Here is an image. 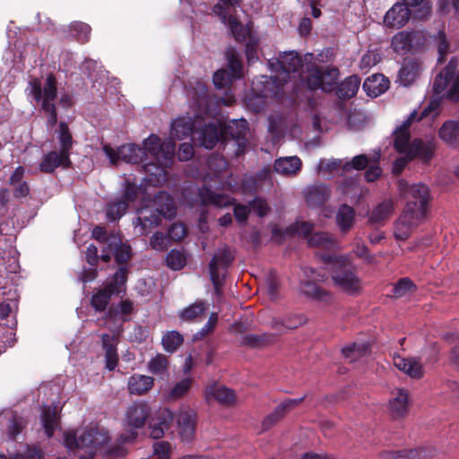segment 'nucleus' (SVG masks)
<instances>
[{
    "label": "nucleus",
    "instance_id": "1",
    "mask_svg": "<svg viewBox=\"0 0 459 459\" xmlns=\"http://www.w3.org/2000/svg\"><path fill=\"white\" fill-rule=\"evenodd\" d=\"M176 143L173 139H161L156 134H151L143 141V147L135 143L123 144L118 147L120 160L127 163L137 164L143 160L148 155L156 163H146L144 168L147 173L161 175L165 169L172 163L175 155Z\"/></svg>",
    "mask_w": 459,
    "mask_h": 459
},
{
    "label": "nucleus",
    "instance_id": "2",
    "mask_svg": "<svg viewBox=\"0 0 459 459\" xmlns=\"http://www.w3.org/2000/svg\"><path fill=\"white\" fill-rule=\"evenodd\" d=\"M403 228L413 229L422 223L427 216L429 189L422 184L406 186L403 183Z\"/></svg>",
    "mask_w": 459,
    "mask_h": 459
},
{
    "label": "nucleus",
    "instance_id": "3",
    "mask_svg": "<svg viewBox=\"0 0 459 459\" xmlns=\"http://www.w3.org/2000/svg\"><path fill=\"white\" fill-rule=\"evenodd\" d=\"M438 103L432 101L429 105L425 108L420 116L418 115L417 110H413L406 121H403V163L407 160H412L413 158H419L424 161H428L433 155L434 143L430 141L427 143L420 139H415L411 143H408V136L405 134V129L413 121L423 120L430 118L433 120L438 115Z\"/></svg>",
    "mask_w": 459,
    "mask_h": 459
},
{
    "label": "nucleus",
    "instance_id": "4",
    "mask_svg": "<svg viewBox=\"0 0 459 459\" xmlns=\"http://www.w3.org/2000/svg\"><path fill=\"white\" fill-rule=\"evenodd\" d=\"M323 260L331 264V279L337 288L350 296L361 291V281L355 273L350 260L342 255H325Z\"/></svg>",
    "mask_w": 459,
    "mask_h": 459
},
{
    "label": "nucleus",
    "instance_id": "5",
    "mask_svg": "<svg viewBox=\"0 0 459 459\" xmlns=\"http://www.w3.org/2000/svg\"><path fill=\"white\" fill-rule=\"evenodd\" d=\"M109 437L108 432L97 428H91L83 430L77 437L75 434H66L65 444L69 449L85 450L84 454H79L80 459H92L98 447L108 443Z\"/></svg>",
    "mask_w": 459,
    "mask_h": 459
},
{
    "label": "nucleus",
    "instance_id": "6",
    "mask_svg": "<svg viewBox=\"0 0 459 459\" xmlns=\"http://www.w3.org/2000/svg\"><path fill=\"white\" fill-rule=\"evenodd\" d=\"M128 269L119 267L112 279L98 288L92 293L90 305L97 313L107 312L112 296L119 295L125 291L127 281Z\"/></svg>",
    "mask_w": 459,
    "mask_h": 459
},
{
    "label": "nucleus",
    "instance_id": "7",
    "mask_svg": "<svg viewBox=\"0 0 459 459\" xmlns=\"http://www.w3.org/2000/svg\"><path fill=\"white\" fill-rule=\"evenodd\" d=\"M252 91L256 97L255 99H247V105L254 112L259 113L264 105V99H278L281 97L283 84L276 76L263 75L261 80L252 82Z\"/></svg>",
    "mask_w": 459,
    "mask_h": 459
},
{
    "label": "nucleus",
    "instance_id": "8",
    "mask_svg": "<svg viewBox=\"0 0 459 459\" xmlns=\"http://www.w3.org/2000/svg\"><path fill=\"white\" fill-rule=\"evenodd\" d=\"M151 414V408L145 402H134L130 404L125 413V426L129 429L120 436L125 442H133L138 437L137 429L144 427Z\"/></svg>",
    "mask_w": 459,
    "mask_h": 459
},
{
    "label": "nucleus",
    "instance_id": "9",
    "mask_svg": "<svg viewBox=\"0 0 459 459\" xmlns=\"http://www.w3.org/2000/svg\"><path fill=\"white\" fill-rule=\"evenodd\" d=\"M456 65L451 60L436 77L433 91L440 96H446L453 100H459V74L455 73Z\"/></svg>",
    "mask_w": 459,
    "mask_h": 459
},
{
    "label": "nucleus",
    "instance_id": "10",
    "mask_svg": "<svg viewBox=\"0 0 459 459\" xmlns=\"http://www.w3.org/2000/svg\"><path fill=\"white\" fill-rule=\"evenodd\" d=\"M234 261V255L229 248H223L213 255L210 264V277L212 282L215 293L219 295L223 286V276L221 277L220 269L226 271Z\"/></svg>",
    "mask_w": 459,
    "mask_h": 459
},
{
    "label": "nucleus",
    "instance_id": "11",
    "mask_svg": "<svg viewBox=\"0 0 459 459\" xmlns=\"http://www.w3.org/2000/svg\"><path fill=\"white\" fill-rule=\"evenodd\" d=\"M338 74L337 68L323 70L316 67L307 76V87L311 91L322 89L325 92H330L334 89Z\"/></svg>",
    "mask_w": 459,
    "mask_h": 459
},
{
    "label": "nucleus",
    "instance_id": "12",
    "mask_svg": "<svg viewBox=\"0 0 459 459\" xmlns=\"http://www.w3.org/2000/svg\"><path fill=\"white\" fill-rule=\"evenodd\" d=\"M223 143L229 140H235L238 143L237 154L243 153L247 145V134L248 123L246 119L232 120L221 126Z\"/></svg>",
    "mask_w": 459,
    "mask_h": 459
},
{
    "label": "nucleus",
    "instance_id": "13",
    "mask_svg": "<svg viewBox=\"0 0 459 459\" xmlns=\"http://www.w3.org/2000/svg\"><path fill=\"white\" fill-rule=\"evenodd\" d=\"M200 144L206 149H212L218 142L223 143L221 125L215 122L204 123V119H199L197 131Z\"/></svg>",
    "mask_w": 459,
    "mask_h": 459
},
{
    "label": "nucleus",
    "instance_id": "14",
    "mask_svg": "<svg viewBox=\"0 0 459 459\" xmlns=\"http://www.w3.org/2000/svg\"><path fill=\"white\" fill-rule=\"evenodd\" d=\"M174 420L173 412L167 409H160L149 422L150 437L160 439L163 437L166 431H169Z\"/></svg>",
    "mask_w": 459,
    "mask_h": 459
},
{
    "label": "nucleus",
    "instance_id": "15",
    "mask_svg": "<svg viewBox=\"0 0 459 459\" xmlns=\"http://www.w3.org/2000/svg\"><path fill=\"white\" fill-rule=\"evenodd\" d=\"M306 399V395L296 399H286L268 414L262 421V430L266 431L281 420L290 411L299 405Z\"/></svg>",
    "mask_w": 459,
    "mask_h": 459
},
{
    "label": "nucleus",
    "instance_id": "16",
    "mask_svg": "<svg viewBox=\"0 0 459 459\" xmlns=\"http://www.w3.org/2000/svg\"><path fill=\"white\" fill-rule=\"evenodd\" d=\"M178 435L183 442L194 439L196 428V415L192 410L180 411L177 416Z\"/></svg>",
    "mask_w": 459,
    "mask_h": 459
},
{
    "label": "nucleus",
    "instance_id": "17",
    "mask_svg": "<svg viewBox=\"0 0 459 459\" xmlns=\"http://www.w3.org/2000/svg\"><path fill=\"white\" fill-rule=\"evenodd\" d=\"M135 227H140V233L147 235L151 230L159 226L162 221V216L153 207H141L137 211Z\"/></svg>",
    "mask_w": 459,
    "mask_h": 459
},
{
    "label": "nucleus",
    "instance_id": "18",
    "mask_svg": "<svg viewBox=\"0 0 459 459\" xmlns=\"http://www.w3.org/2000/svg\"><path fill=\"white\" fill-rule=\"evenodd\" d=\"M198 196L202 206H215L218 208L233 205L235 199L226 194H217L210 186L204 185L198 189Z\"/></svg>",
    "mask_w": 459,
    "mask_h": 459
},
{
    "label": "nucleus",
    "instance_id": "19",
    "mask_svg": "<svg viewBox=\"0 0 459 459\" xmlns=\"http://www.w3.org/2000/svg\"><path fill=\"white\" fill-rule=\"evenodd\" d=\"M331 188L325 184H315L305 190V200L307 206L318 208L323 206L331 197Z\"/></svg>",
    "mask_w": 459,
    "mask_h": 459
},
{
    "label": "nucleus",
    "instance_id": "20",
    "mask_svg": "<svg viewBox=\"0 0 459 459\" xmlns=\"http://www.w3.org/2000/svg\"><path fill=\"white\" fill-rule=\"evenodd\" d=\"M300 290L303 295L313 300L330 305L333 302V295L329 290L322 288L316 282L305 280L300 282Z\"/></svg>",
    "mask_w": 459,
    "mask_h": 459
},
{
    "label": "nucleus",
    "instance_id": "21",
    "mask_svg": "<svg viewBox=\"0 0 459 459\" xmlns=\"http://www.w3.org/2000/svg\"><path fill=\"white\" fill-rule=\"evenodd\" d=\"M205 395L207 399L212 398L225 407H232L237 402V395L233 389L218 384L208 385L205 388Z\"/></svg>",
    "mask_w": 459,
    "mask_h": 459
},
{
    "label": "nucleus",
    "instance_id": "22",
    "mask_svg": "<svg viewBox=\"0 0 459 459\" xmlns=\"http://www.w3.org/2000/svg\"><path fill=\"white\" fill-rule=\"evenodd\" d=\"M71 165L70 157L60 152L50 151L44 155L41 162L39 164V169L42 173H53L60 166L67 169Z\"/></svg>",
    "mask_w": 459,
    "mask_h": 459
},
{
    "label": "nucleus",
    "instance_id": "23",
    "mask_svg": "<svg viewBox=\"0 0 459 459\" xmlns=\"http://www.w3.org/2000/svg\"><path fill=\"white\" fill-rule=\"evenodd\" d=\"M57 98V80L53 73L47 74L45 82V98L41 102V110L47 115L56 113L57 108L54 101Z\"/></svg>",
    "mask_w": 459,
    "mask_h": 459
},
{
    "label": "nucleus",
    "instance_id": "24",
    "mask_svg": "<svg viewBox=\"0 0 459 459\" xmlns=\"http://www.w3.org/2000/svg\"><path fill=\"white\" fill-rule=\"evenodd\" d=\"M431 6L425 0H403V19L422 21L430 13Z\"/></svg>",
    "mask_w": 459,
    "mask_h": 459
},
{
    "label": "nucleus",
    "instance_id": "25",
    "mask_svg": "<svg viewBox=\"0 0 459 459\" xmlns=\"http://www.w3.org/2000/svg\"><path fill=\"white\" fill-rule=\"evenodd\" d=\"M199 118L192 120L190 117H178L172 122L170 134L178 140H183L195 134Z\"/></svg>",
    "mask_w": 459,
    "mask_h": 459
},
{
    "label": "nucleus",
    "instance_id": "26",
    "mask_svg": "<svg viewBox=\"0 0 459 459\" xmlns=\"http://www.w3.org/2000/svg\"><path fill=\"white\" fill-rule=\"evenodd\" d=\"M102 349L105 351L106 368L112 371L118 364V354L117 351V342L116 337L108 333L101 334Z\"/></svg>",
    "mask_w": 459,
    "mask_h": 459
},
{
    "label": "nucleus",
    "instance_id": "27",
    "mask_svg": "<svg viewBox=\"0 0 459 459\" xmlns=\"http://www.w3.org/2000/svg\"><path fill=\"white\" fill-rule=\"evenodd\" d=\"M152 207L164 218L172 219L176 215L174 199L167 192L160 191L154 195Z\"/></svg>",
    "mask_w": 459,
    "mask_h": 459
},
{
    "label": "nucleus",
    "instance_id": "28",
    "mask_svg": "<svg viewBox=\"0 0 459 459\" xmlns=\"http://www.w3.org/2000/svg\"><path fill=\"white\" fill-rule=\"evenodd\" d=\"M134 311L133 302L126 299L117 304H112L105 313L104 319L117 320L121 319L123 323L129 321V316Z\"/></svg>",
    "mask_w": 459,
    "mask_h": 459
},
{
    "label": "nucleus",
    "instance_id": "29",
    "mask_svg": "<svg viewBox=\"0 0 459 459\" xmlns=\"http://www.w3.org/2000/svg\"><path fill=\"white\" fill-rule=\"evenodd\" d=\"M389 81L383 74H376L363 82V89L370 97H377L388 88Z\"/></svg>",
    "mask_w": 459,
    "mask_h": 459
},
{
    "label": "nucleus",
    "instance_id": "30",
    "mask_svg": "<svg viewBox=\"0 0 459 459\" xmlns=\"http://www.w3.org/2000/svg\"><path fill=\"white\" fill-rule=\"evenodd\" d=\"M360 78L358 75L346 77L336 87V96L341 100H349L353 98L359 88Z\"/></svg>",
    "mask_w": 459,
    "mask_h": 459
},
{
    "label": "nucleus",
    "instance_id": "31",
    "mask_svg": "<svg viewBox=\"0 0 459 459\" xmlns=\"http://www.w3.org/2000/svg\"><path fill=\"white\" fill-rule=\"evenodd\" d=\"M440 139L448 145L459 149V122L448 120L439 129Z\"/></svg>",
    "mask_w": 459,
    "mask_h": 459
},
{
    "label": "nucleus",
    "instance_id": "32",
    "mask_svg": "<svg viewBox=\"0 0 459 459\" xmlns=\"http://www.w3.org/2000/svg\"><path fill=\"white\" fill-rule=\"evenodd\" d=\"M154 379L145 375L134 374L128 380V390L132 394L142 395L153 386Z\"/></svg>",
    "mask_w": 459,
    "mask_h": 459
},
{
    "label": "nucleus",
    "instance_id": "33",
    "mask_svg": "<svg viewBox=\"0 0 459 459\" xmlns=\"http://www.w3.org/2000/svg\"><path fill=\"white\" fill-rule=\"evenodd\" d=\"M56 138L60 146L59 152L70 157L71 151L74 147V138L68 124L65 121L58 123V128L56 130Z\"/></svg>",
    "mask_w": 459,
    "mask_h": 459
},
{
    "label": "nucleus",
    "instance_id": "34",
    "mask_svg": "<svg viewBox=\"0 0 459 459\" xmlns=\"http://www.w3.org/2000/svg\"><path fill=\"white\" fill-rule=\"evenodd\" d=\"M302 162L299 158L294 157H286L280 158L274 161L273 169L274 170L281 175H293L296 174L301 168Z\"/></svg>",
    "mask_w": 459,
    "mask_h": 459
},
{
    "label": "nucleus",
    "instance_id": "35",
    "mask_svg": "<svg viewBox=\"0 0 459 459\" xmlns=\"http://www.w3.org/2000/svg\"><path fill=\"white\" fill-rule=\"evenodd\" d=\"M355 218L354 209L348 204H342L336 213V223L342 233L346 234L353 226Z\"/></svg>",
    "mask_w": 459,
    "mask_h": 459
},
{
    "label": "nucleus",
    "instance_id": "36",
    "mask_svg": "<svg viewBox=\"0 0 459 459\" xmlns=\"http://www.w3.org/2000/svg\"><path fill=\"white\" fill-rule=\"evenodd\" d=\"M42 426L48 437H53L58 427L59 417L56 406H48L43 409L41 415Z\"/></svg>",
    "mask_w": 459,
    "mask_h": 459
},
{
    "label": "nucleus",
    "instance_id": "37",
    "mask_svg": "<svg viewBox=\"0 0 459 459\" xmlns=\"http://www.w3.org/2000/svg\"><path fill=\"white\" fill-rule=\"evenodd\" d=\"M275 340V335L269 333L261 334L247 333L242 336L240 344L252 349H258L266 346Z\"/></svg>",
    "mask_w": 459,
    "mask_h": 459
},
{
    "label": "nucleus",
    "instance_id": "38",
    "mask_svg": "<svg viewBox=\"0 0 459 459\" xmlns=\"http://www.w3.org/2000/svg\"><path fill=\"white\" fill-rule=\"evenodd\" d=\"M279 64L281 69L288 74L299 72L303 67L302 57L295 51L281 55Z\"/></svg>",
    "mask_w": 459,
    "mask_h": 459
},
{
    "label": "nucleus",
    "instance_id": "39",
    "mask_svg": "<svg viewBox=\"0 0 459 459\" xmlns=\"http://www.w3.org/2000/svg\"><path fill=\"white\" fill-rule=\"evenodd\" d=\"M380 160L381 151L378 149L370 156H368L367 154L354 156L350 162L346 163L345 168L347 169L348 167H351L356 170H363L366 169L371 162H380Z\"/></svg>",
    "mask_w": 459,
    "mask_h": 459
},
{
    "label": "nucleus",
    "instance_id": "40",
    "mask_svg": "<svg viewBox=\"0 0 459 459\" xmlns=\"http://www.w3.org/2000/svg\"><path fill=\"white\" fill-rule=\"evenodd\" d=\"M384 24L386 28L399 30L402 28V2H396L389 9L384 18Z\"/></svg>",
    "mask_w": 459,
    "mask_h": 459
},
{
    "label": "nucleus",
    "instance_id": "41",
    "mask_svg": "<svg viewBox=\"0 0 459 459\" xmlns=\"http://www.w3.org/2000/svg\"><path fill=\"white\" fill-rule=\"evenodd\" d=\"M221 22L230 30L231 34L237 41H244L248 34L247 30L243 24L232 14H226V19L221 20Z\"/></svg>",
    "mask_w": 459,
    "mask_h": 459
},
{
    "label": "nucleus",
    "instance_id": "42",
    "mask_svg": "<svg viewBox=\"0 0 459 459\" xmlns=\"http://www.w3.org/2000/svg\"><path fill=\"white\" fill-rule=\"evenodd\" d=\"M394 210L391 201H384L375 207L369 216V222L378 224L385 221Z\"/></svg>",
    "mask_w": 459,
    "mask_h": 459
},
{
    "label": "nucleus",
    "instance_id": "43",
    "mask_svg": "<svg viewBox=\"0 0 459 459\" xmlns=\"http://www.w3.org/2000/svg\"><path fill=\"white\" fill-rule=\"evenodd\" d=\"M228 61V71L235 79H241L243 77V65L239 55L234 50H228L226 53Z\"/></svg>",
    "mask_w": 459,
    "mask_h": 459
},
{
    "label": "nucleus",
    "instance_id": "44",
    "mask_svg": "<svg viewBox=\"0 0 459 459\" xmlns=\"http://www.w3.org/2000/svg\"><path fill=\"white\" fill-rule=\"evenodd\" d=\"M128 207L126 202L121 198L116 199L107 204L106 216L109 221H117L126 212Z\"/></svg>",
    "mask_w": 459,
    "mask_h": 459
},
{
    "label": "nucleus",
    "instance_id": "45",
    "mask_svg": "<svg viewBox=\"0 0 459 459\" xmlns=\"http://www.w3.org/2000/svg\"><path fill=\"white\" fill-rule=\"evenodd\" d=\"M183 342V335L177 331L168 332L163 335L161 340L163 349L170 353L176 351Z\"/></svg>",
    "mask_w": 459,
    "mask_h": 459
},
{
    "label": "nucleus",
    "instance_id": "46",
    "mask_svg": "<svg viewBox=\"0 0 459 459\" xmlns=\"http://www.w3.org/2000/svg\"><path fill=\"white\" fill-rule=\"evenodd\" d=\"M426 42V38L423 32L414 31L403 35V51L417 50Z\"/></svg>",
    "mask_w": 459,
    "mask_h": 459
},
{
    "label": "nucleus",
    "instance_id": "47",
    "mask_svg": "<svg viewBox=\"0 0 459 459\" xmlns=\"http://www.w3.org/2000/svg\"><path fill=\"white\" fill-rule=\"evenodd\" d=\"M420 74V64L414 59H403V86L412 83Z\"/></svg>",
    "mask_w": 459,
    "mask_h": 459
},
{
    "label": "nucleus",
    "instance_id": "48",
    "mask_svg": "<svg viewBox=\"0 0 459 459\" xmlns=\"http://www.w3.org/2000/svg\"><path fill=\"white\" fill-rule=\"evenodd\" d=\"M26 426L27 420L23 417L16 413L13 414L9 420L7 426V435L9 438L12 440H16L17 437L22 432Z\"/></svg>",
    "mask_w": 459,
    "mask_h": 459
},
{
    "label": "nucleus",
    "instance_id": "49",
    "mask_svg": "<svg viewBox=\"0 0 459 459\" xmlns=\"http://www.w3.org/2000/svg\"><path fill=\"white\" fill-rule=\"evenodd\" d=\"M166 265L174 271L181 270L186 264L184 253L178 249H171L165 258Z\"/></svg>",
    "mask_w": 459,
    "mask_h": 459
},
{
    "label": "nucleus",
    "instance_id": "50",
    "mask_svg": "<svg viewBox=\"0 0 459 459\" xmlns=\"http://www.w3.org/2000/svg\"><path fill=\"white\" fill-rule=\"evenodd\" d=\"M242 0H220L219 3L212 6V13L220 18V20L226 19V14H229V10L239 7Z\"/></svg>",
    "mask_w": 459,
    "mask_h": 459
},
{
    "label": "nucleus",
    "instance_id": "51",
    "mask_svg": "<svg viewBox=\"0 0 459 459\" xmlns=\"http://www.w3.org/2000/svg\"><path fill=\"white\" fill-rule=\"evenodd\" d=\"M168 358L160 353L152 358L148 364L150 372L159 376L164 375L168 371Z\"/></svg>",
    "mask_w": 459,
    "mask_h": 459
},
{
    "label": "nucleus",
    "instance_id": "52",
    "mask_svg": "<svg viewBox=\"0 0 459 459\" xmlns=\"http://www.w3.org/2000/svg\"><path fill=\"white\" fill-rule=\"evenodd\" d=\"M403 373L411 378L420 379L423 377L424 370L420 361L414 358L403 359Z\"/></svg>",
    "mask_w": 459,
    "mask_h": 459
},
{
    "label": "nucleus",
    "instance_id": "53",
    "mask_svg": "<svg viewBox=\"0 0 459 459\" xmlns=\"http://www.w3.org/2000/svg\"><path fill=\"white\" fill-rule=\"evenodd\" d=\"M369 346L367 343H352L342 349V353L346 359H355L357 357L364 356L368 353Z\"/></svg>",
    "mask_w": 459,
    "mask_h": 459
},
{
    "label": "nucleus",
    "instance_id": "54",
    "mask_svg": "<svg viewBox=\"0 0 459 459\" xmlns=\"http://www.w3.org/2000/svg\"><path fill=\"white\" fill-rule=\"evenodd\" d=\"M114 257L120 267H126L127 269L126 265L132 258V248L130 245L126 243H120L117 245L114 252Z\"/></svg>",
    "mask_w": 459,
    "mask_h": 459
},
{
    "label": "nucleus",
    "instance_id": "55",
    "mask_svg": "<svg viewBox=\"0 0 459 459\" xmlns=\"http://www.w3.org/2000/svg\"><path fill=\"white\" fill-rule=\"evenodd\" d=\"M70 30L74 33L77 41L83 44L90 39L91 28L85 22H74L71 23Z\"/></svg>",
    "mask_w": 459,
    "mask_h": 459
},
{
    "label": "nucleus",
    "instance_id": "56",
    "mask_svg": "<svg viewBox=\"0 0 459 459\" xmlns=\"http://www.w3.org/2000/svg\"><path fill=\"white\" fill-rule=\"evenodd\" d=\"M193 380L190 377L184 378L178 382L169 393V398L178 400L185 396L190 390Z\"/></svg>",
    "mask_w": 459,
    "mask_h": 459
},
{
    "label": "nucleus",
    "instance_id": "57",
    "mask_svg": "<svg viewBox=\"0 0 459 459\" xmlns=\"http://www.w3.org/2000/svg\"><path fill=\"white\" fill-rule=\"evenodd\" d=\"M205 311V306L203 301H196L186 307L180 314V317L186 321H192L201 316Z\"/></svg>",
    "mask_w": 459,
    "mask_h": 459
},
{
    "label": "nucleus",
    "instance_id": "58",
    "mask_svg": "<svg viewBox=\"0 0 459 459\" xmlns=\"http://www.w3.org/2000/svg\"><path fill=\"white\" fill-rule=\"evenodd\" d=\"M233 80L236 79L231 76L226 68H221L216 71L212 77L214 86L217 89H224L229 87L232 83Z\"/></svg>",
    "mask_w": 459,
    "mask_h": 459
},
{
    "label": "nucleus",
    "instance_id": "59",
    "mask_svg": "<svg viewBox=\"0 0 459 459\" xmlns=\"http://www.w3.org/2000/svg\"><path fill=\"white\" fill-rule=\"evenodd\" d=\"M313 224L308 221H298L286 227V232L288 235H302L304 237L310 236L313 230Z\"/></svg>",
    "mask_w": 459,
    "mask_h": 459
},
{
    "label": "nucleus",
    "instance_id": "60",
    "mask_svg": "<svg viewBox=\"0 0 459 459\" xmlns=\"http://www.w3.org/2000/svg\"><path fill=\"white\" fill-rule=\"evenodd\" d=\"M140 187L134 183L127 180L125 184V191L121 195V199L126 202L129 206L130 204L134 203L139 196Z\"/></svg>",
    "mask_w": 459,
    "mask_h": 459
},
{
    "label": "nucleus",
    "instance_id": "61",
    "mask_svg": "<svg viewBox=\"0 0 459 459\" xmlns=\"http://www.w3.org/2000/svg\"><path fill=\"white\" fill-rule=\"evenodd\" d=\"M28 90L36 102H40L45 98V85L42 87L41 81L38 77L31 78L29 82Z\"/></svg>",
    "mask_w": 459,
    "mask_h": 459
},
{
    "label": "nucleus",
    "instance_id": "62",
    "mask_svg": "<svg viewBox=\"0 0 459 459\" xmlns=\"http://www.w3.org/2000/svg\"><path fill=\"white\" fill-rule=\"evenodd\" d=\"M150 246L152 249L163 252L169 246V238L164 233L156 231L150 238Z\"/></svg>",
    "mask_w": 459,
    "mask_h": 459
},
{
    "label": "nucleus",
    "instance_id": "63",
    "mask_svg": "<svg viewBox=\"0 0 459 459\" xmlns=\"http://www.w3.org/2000/svg\"><path fill=\"white\" fill-rule=\"evenodd\" d=\"M248 206L261 218L264 217L270 211L267 202L260 196L249 201Z\"/></svg>",
    "mask_w": 459,
    "mask_h": 459
},
{
    "label": "nucleus",
    "instance_id": "64",
    "mask_svg": "<svg viewBox=\"0 0 459 459\" xmlns=\"http://www.w3.org/2000/svg\"><path fill=\"white\" fill-rule=\"evenodd\" d=\"M171 445L169 441H158L153 444V454L158 459H170Z\"/></svg>",
    "mask_w": 459,
    "mask_h": 459
}]
</instances>
